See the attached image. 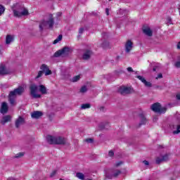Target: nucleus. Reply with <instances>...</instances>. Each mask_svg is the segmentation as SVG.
Segmentation results:
<instances>
[{
	"mask_svg": "<svg viewBox=\"0 0 180 180\" xmlns=\"http://www.w3.org/2000/svg\"><path fill=\"white\" fill-rule=\"evenodd\" d=\"M46 141L49 144H57L58 146H65L67 144V139L63 136H47Z\"/></svg>",
	"mask_w": 180,
	"mask_h": 180,
	"instance_id": "1",
	"label": "nucleus"
},
{
	"mask_svg": "<svg viewBox=\"0 0 180 180\" xmlns=\"http://www.w3.org/2000/svg\"><path fill=\"white\" fill-rule=\"evenodd\" d=\"M54 26V18H53V14L49 15L48 20H41L39 23V31L43 32L44 29H53Z\"/></svg>",
	"mask_w": 180,
	"mask_h": 180,
	"instance_id": "2",
	"label": "nucleus"
},
{
	"mask_svg": "<svg viewBox=\"0 0 180 180\" xmlns=\"http://www.w3.org/2000/svg\"><path fill=\"white\" fill-rule=\"evenodd\" d=\"M15 7L16 9H13L14 16L15 18H20L21 16H26L29 15V11L25 8V6L15 4Z\"/></svg>",
	"mask_w": 180,
	"mask_h": 180,
	"instance_id": "3",
	"label": "nucleus"
},
{
	"mask_svg": "<svg viewBox=\"0 0 180 180\" xmlns=\"http://www.w3.org/2000/svg\"><path fill=\"white\" fill-rule=\"evenodd\" d=\"M71 53V49L68 46H65L62 49L57 51L54 54L53 57L58 58L60 57H67Z\"/></svg>",
	"mask_w": 180,
	"mask_h": 180,
	"instance_id": "4",
	"label": "nucleus"
},
{
	"mask_svg": "<svg viewBox=\"0 0 180 180\" xmlns=\"http://www.w3.org/2000/svg\"><path fill=\"white\" fill-rule=\"evenodd\" d=\"M151 110L155 113L162 115L167 112V107H162L160 103H155L151 105Z\"/></svg>",
	"mask_w": 180,
	"mask_h": 180,
	"instance_id": "5",
	"label": "nucleus"
},
{
	"mask_svg": "<svg viewBox=\"0 0 180 180\" xmlns=\"http://www.w3.org/2000/svg\"><path fill=\"white\" fill-rule=\"evenodd\" d=\"M37 89H39V86H37V85H36L34 84H32L30 86V94L35 99L41 98V95L37 94Z\"/></svg>",
	"mask_w": 180,
	"mask_h": 180,
	"instance_id": "6",
	"label": "nucleus"
},
{
	"mask_svg": "<svg viewBox=\"0 0 180 180\" xmlns=\"http://www.w3.org/2000/svg\"><path fill=\"white\" fill-rule=\"evenodd\" d=\"M26 123V120H25V117L22 116H19L15 122V126L16 129H19L20 126H23Z\"/></svg>",
	"mask_w": 180,
	"mask_h": 180,
	"instance_id": "7",
	"label": "nucleus"
},
{
	"mask_svg": "<svg viewBox=\"0 0 180 180\" xmlns=\"http://www.w3.org/2000/svg\"><path fill=\"white\" fill-rule=\"evenodd\" d=\"M169 160V153H166L165 155L156 158V164H161V162H165Z\"/></svg>",
	"mask_w": 180,
	"mask_h": 180,
	"instance_id": "8",
	"label": "nucleus"
},
{
	"mask_svg": "<svg viewBox=\"0 0 180 180\" xmlns=\"http://www.w3.org/2000/svg\"><path fill=\"white\" fill-rule=\"evenodd\" d=\"M16 96H18V95L13 90L10 91L8 95V101L12 106L15 105V99H16Z\"/></svg>",
	"mask_w": 180,
	"mask_h": 180,
	"instance_id": "9",
	"label": "nucleus"
},
{
	"mask_svg": "<svg viewBox=\"0 0 180 180\" xmlns=\"http://www.w3.org/2000/svg\"><path fill=\"white\" fill-rule=\"evenodd\" d=\"M8 74H11V70L6 68L5 65H0V75H8Z\"/></svg>",
	"mask_w": 180,
	"mask_h": 180,
	"instance_id": "10",
	"label": "nucleus"
},
{
	"mask_svg": "<svg viewBox=\"0 0 180 180\" xmlns=\"http://www.w3.org/2000/svg\"><path fill=\"white\" fill-rule=\"evenodd\" d=\"M131 88L130 87H120L119 89L120 94L121 95H129V94H131Z\"/></svg>",
	"mask_w": 180,
	"mask_h": 180,
	"instance_id": "11",
	"label": "nucleus"
},
{
	"mask_svg": "<svg viewBox=\"0 0 180 180\" xmlns=\"http://www.w3.org/2000/svg\"><path fill=\"white\" fill-rule=\"evenodd\" d=\"M41 71H43V72H45V75L47 77V75H51L52 72L51 70L49 68V66L46 64H42L40 67Z\"/></svg>",
	"mask_w": 180,
	"mask_h": 180,
	"instance_id": "12",
	"label": "nucleus"
},
{
	"mask_svg": "<svg viewBox=\"0 0 180 180\" xmlns=\"http://www.w3.org/2000/svg\"><path fill=\"white\" fill-rule=\"evenodd\" d=\"M140 117V123L139 124V127H141V126H143L144 124H147V117H146V115H144L143 113L139 114Z\"/></svg>",
	"mask_w": 180,
	"mask_h": 180,
	"instance_id": "13",
	"label": "nucleus"
},
{
	"mask_svg": "<svg viewBox=\"0 0 180 180\" xmlns=\"http://www.w3.org/2000/svg\"><path fill=\"white\" fill-rule=\"evenodd\" d=\"M92 54H93L92 51L89 49H86L82 56L83 60H89Z\"/></svg>",
	"mask_w": 180,
	"mask_h": 180,
	"instance_id": "14",
	"label": "nucleus"
},
{
	"mask_svg": "<svg viewBox=\"0 0 180 180\" xmlns=\"http://www.w3.org/2000/svg\"><path fill=\"white\" fill-rule=\"evenodd\" d=\"M132 49H133V42H131V40H128L125 44L126 53H129V51H131Z\"/></svg>",
	"mask_w": 180,
	"mask_h": 180,
	"instance_id": "15",
	"label": "nucleus"
},
{
	"mask_svg": "<svg viewBox=\"0 0 180 180\" xmlns=\"http://www.w3.org/2000/svg\"><path fill=\"white\" fill-rule=\"evenodd\" d=\"M41 116H43V112L41 111H34L31 113L32 119H40Z\"/></svg>",
	"mask_w": 180,
	"mask_h": 180,
	"instance_id": "16",
	"label": "nucleus"
},
{
	"mask_svg": "<svg viewBox=\"0 0 180 180\" xmlns=\"http://www.w3.org/2000/svg\"><path fill=\"white\" fill-rule=\"evenodd\" d=\"M13 91L15 93V94L18 96H20L23 92H25V89L22 86H19L17 89H15Z\"/></svg>",
	"mask_w": 180,
	"mask_h": 180,
	"instance_id": "17",
	"label": "nucleus"
},
{
	"mask_svg": "<svg viewBox=\"0 0 180 180\" xmlns=\"http://www.w3.org/2000/svg\"><path fill=\"white\" fill-rule=\"evenodd\" d=\"M143 32L144 34H146V36H148L149 37H151L153 36V31L150 27H146L143 29Z\"/></svg>",
	"mask_w": 180,
	"mask_h": 180,
	"instance_id": "18",
	"label": "nucleus"
},
{
	"mask_svg": "<svg viewBox=\"0 0 180 180\" xmlns=\"http://www.w3.org/2000/svg\"><path fill=\"white\" fill-rule=\"evenodd\" d=\"M8 104L6 103H3L1 105V113L5 114L8 112Z\"/></svg>",
	"mask_w": 180,
	"mask_h": 180,
	"instance_id": "19",
	"label": "nucleus"
},
{
	"mask_svg": "<svg viewBox=\"0 0 180 180\" xmlns=\"http://www.w3.org/2000/svg\"><path fill=\"white\" fill-rule=\"evenodd\" d=\"M39 92H41L42 95H47V88L46 87V86L41 84L39 85Z\"/></svg>",
	"mask_w": 180,
	"mask_h": 180,
	"instance_id": "20",
	"label": "nucleus"
},
{
	"mask_svg": "<svg viewBox=\"0 0 180 180\" xmlns=\"http://www.w3.org/2000/svg\"><path fill=\"white\" fill-rule=\"evenodd\" d=\"M11 120H12V117L11 115H6L3 117L1 124H5V123H8V122H11Z\"/></svg>",
	"mask_w": 180,
	"mask_h": 180,
	"instance_id": "21",
	"label": "nucleus"
},
{
	"mask_svg": "<svg viewBox=\"0 0 180 180\" xmlns=\"http://www.w3.org/2000/svg\"><path fill=\"white\" fill-rule=\"evenodd\" d=\"M13 41V37L11 34H8L6 37V44H11Z\"/></svg>",
	"mask_w": 180,
	"mask_h": 180,
	"instance_id": "22",
	"label": "nucleus"
},
{
	"mask_svg": "<svg viewBox=\"0 0 180 180\" xmlns=\"http://www.w3.org/2000/svg\"><path fill=\"white\" fill-rule=\"evenodd\" d=\"M109 125V123L108 122H101L99 124L98 127L100 130H103V129H106L108 126Z\"/></svg>",
	"mask_w": 180,
	"mask_h": 180,
	"instance_id": "23",
	"label": "nucleus"
},
{
	"mask_svg": "<svg viewBox=\"0 0 180 180\" xmlns=\"http://www.w3.org/2000/svg\"><path fill=\"white\" fill-rule=\"evenodd\" d=\"M120 174H122V171L119 169H115L112 171V175L114 178H117L120 175Z\"/></svg>",
	"mask_w": 180,
	"mask_h": 180,
	"instance_id": "24",
	"label": "nucleus"
},
{
	"mask_svg": "<svg viewBox=\"0 0 180 180\" xmlns=\"http://www.w3.org/2000/svg\"><path fill=\"white\" fill-rule=\"evenodd\" d=\"M76 176L79 179L84 180L85 179V175L83 173L77 172L76 173Z\"/></svg>",
	"mask_w": 180,
	"mask_h": 180,
	"instance_id": "25",
	"label": "nucleus"
},
{
	"mask_svg": "<svg viewBox=\"0 0 180 180\" xmlns=\"http://www.w3.org/2000/svg\"><path fill=\"white\" fill-rule=\"evenodd\" d=\"M24 155H25V153L21 152L14 155L13 158H22V157H23Z\"/></svg>",
	"mask_w": 180,
	"mask_h": 180,
	"instance_id": "26",
	"label": "nucleus"
},
{
	"mask_svg": "<svg viewBox=\"0 0 180 180\" xmlns=\"http://www.w3.org/2000/svg\"><path fill=\"white\" fill-rule=\"evenodd\" d=\"M5 13V6L0 4V16H2Z\"/></svg>",
	"mask_w": 180,
	"mask_h": 180,
	"instance_id": "27",
	"label": "nucleus"
},
{
	"mask_svg": "<svg viewBox=\"0 0 180 180\" xmlns=\"http://www.w3.org/2000/svg\"><path fill=\"white\" fill-rule=\"evenodd\" d=\"M174 67H176V68H180V56L178 57L177 60L175 62Z\"/></svg>",
	"mask_w": 180,
	"mask_h": 180,
	"instance_id": "28",
	"label": "nucleus"
},
{
	"mask_svg": "<svg viewBox=\"0 0 180 180\" xmlns=\"http://www.w3.org/2000/svg\"><path fill=\"white\" fill-rule=\"evenodd\" d=\"M89 108H91V104L89 103H84L81 106V109H89Z\"/></svg>",
	"mask_w": 180,
	"mask_h": 180,
	"instance_id": "29",
	"label": "nucleus"
},
{
	"mask_svg": "<svg viewBox=\"0 0 180 180\" xmlns=\"http://www.w3.org/2000/svg\"><path fill=\"white\" fill-rule=\"evenodd\" d=\"M87 91H88V88H86V86H83L80 89L81 94H85V92H87Z\"/></svg>",
	"mask_w": 180,
	"mask_h": 180,
	"instance_id": "30",
	"label": "nucleus"
},
{
	"mask_svg": "<svg viewBox=\"0 0 180 180\" xmlns=\"http://www.w3.org/2000/svg\"><path fill=\"white\" fill-rule=\"evenodd\" d=\"M176 130L173 131V134H179L180 132V124H178L177 126H176Z\"/></svg>",
	"mask_w": 180,
	"mask_h": 180,
	"instance_id": "31",
	"label": "nucleus"
},
{
	"mask_svg": "<svg viewBox=\"0 0 180 180\" xmlns=\"http://www.w3.org/2000/svg\"><path fill=\"white\" fill-rule=\"evenodd\" d=\"M43 74H44V72L43 71H41V70H39L38 72V75L35 77V79H39V78H40L41 77H43Z\"/></svg>",
	"mask_w": 180,
	"mask_h": 180,
	"instance_id": "32",
	"label": "nucleus"
},
{
	"mask_svg": "<svg viewBox=\"0 0 180 180\" xmlns=\"http://www.w3.org/2000/svg\"><path fill=\"white\" fill-rule=\"evenodd\" d=\"M80 79H81V76L77 75L72 78V82H77V81H79Z\"/></svg>",
	"mask_w": 180,
	"mask_h": 180,
	"instance_id": "33",
	"label": "nucleus"
},
{
	"mask_svg": "<svg viewBox=\"0 0 180 180\" xmlns=\"http://www.w3.org/2000/svg\"><path fill=\"white\" fill-rule=\"evenodd\" d=\"M136 78H138V79H139V81L142 82L143 84H144L146 82V78H144V77H143V76L138 75V76H136Z\"/></svg>",
	"mask_w": 180,
	"mask_h": 180,
	"instance_id": "34",
	"label": "nucleus"
},
{
	"mask_svg": "<svg viewBox=\"0 0 180 180\" xmlns=\"http://www.w3.org/2000/svg\"><path fill=\"white\" fill-rule=\"evenodd\" d=\"M143 84H144L145 86H147L148 88H151V86H153V84H151V82H147L146 80L145 81V82Z\"/></svg>",
	"mask_w": 180,
	"mask_h": 180,
	"instance_id": "35",
	"label": "nucleus"
},
{
	"mask_svg": "<svg viewBox=\"0 0 180 180\" xmlns=\"http://www.w3.org/2000/svg\"><path fill=\"white\" fill-rule=\"evenodd\" d=\"M106 178H108V179H112V178H114L113 174H105V179H106Z\"/></svg>",
	"mask_w": 180,
	"mask_h": 180,
	"instance_id": "36",
	"label": "nucleus"
},
{
	"mask_svg": "<svg viewBox=\"0 0 180 180\" xmlns=\"http://www.w3.org/2000/svg\"><path fill=\"white\" fill-rule=\"evenodd\" d=\"M160 67H161V65L159 64V63H158L157 65H155V66L153 67V70L154 72H155V71H157V70H158V68H160Z\"/></svg>",
	"mask_w": 180,
	"mask_h": 180,
	"instance_id": "37",
	"label": "nucleus"
},
{
	"mask_svg": "<svg viewBox=\"0 0 180 180\" xmlns=\"http://www.w3.org/2000/svg\"><path fill=\"white\" fill-rule=\"evenodd\" d=\"M57 174V170H53L51 174H50V178H53V176H56V174Z\"/></svg>",
	"mask_w": 180,
	"mask_h": 180,
	"instance_id": "38",
	"label": "nucleus"
},
{
	"mask_svg": "<svg viewBox=\"0 0 180 180\" xmlns=\"http://www.w3.org/2000/svg\"><path fill=\"white\" fill-rule=\"evenodd\" d=\"M167 25H171V23H172V20L171 19L170 17H168L167 18Z\"/></svg>",
	"mask_w": 180,
	"mask_h": 180,
	"instance_id": "39",
	"label": "nucleus"
},
{
	"mask_svg": "<svg viewBox=\"0 0 180 180\" xmlns=\"http://www.w3.org/2000/svg\"><path fill=\"white\" fill-rule=\"evenodd\" d=\"M176 126H178V124H173L170 125V128L172 129V130H175V129H176Z\"/></svg>",
	"mask_w": 180,
	"mask_h": 180,
	"instance_id": "40",
	"label": "nucleus"
},
{
	"mask_svg": "<svg viewBox=\"0 0 180 180\" xmlns=\"http://www.w3.org/2000/svg\"><path fill=\"white\" fill-rule=\"evenodd\" d=\"M85 141L86 142V143H94V139H86V140H85Z\"/></svg>",
	"mask_w": 180,
	"mask_h": 180,
	"instance_id": "41",
	"label": "nucleus"
},
{
	"mask_svg": "<svg viewBox=\"0 0 180 180\" xmlns=\"http://www.w3.org/2000/svg\"><path fill=\"white\" fill-rule=\"evenodd\" d=\"M108 155L109 157H113V155H115V153L113 152V150H110L108 153Z\"/></svg>",
	"mask_w": 180,
	"mask_h": 180,
	"instance_id": "42",
	"label": "nucleus"
},
{
	"mask_svg": "<svg viewBox=\"0 0 180 180\" xmlns=\"http://www.w3.org/2000/svg\"><path fill=\"white\" fill-rule=\"evenodd\" d=\"M56 39L58 41H61V40H63V35H61V34L58 35V37L56 38Z\"/></svg>",
	"mask_w": 180,
	"mask_h": 180,
	"instance_id": "43",
	"label": "nucleus"
},
{
	"mask_svg": "<svg viewBox=\"0 0 180 180\" xmlns=\"http://www.w3.org/2000/svg\"><path fill=\"white\" fill-rule=\"evenodd\" d=\"M127 71L129 72H134L133 68H131V67L127 68Z\"/></svg>",
	"mask_w": 180,
	"mask_h": 180,
	"instance_id": "44",
	"label": "nucleus"
},
{
	"mask_svg": "<svg viewBox=\"0 0 180 180\" xmlns=\"http://www.w3.org/2000/svg\"><path fill=\"white\" fill-rule=\"evenodd\" d=\"M122 164H123V162H118L115 164L116 167H120V165H122Z\"/></svg>",
	"mask_w": 180,
	"mask_h": 180,
	"instance_id": "45",
	"label": "nucleus"
},
{
	"mask_svg": "<svg viewBox=\"0 0 180 180\" xmlns=\"http://www.w3.org/2000/svg\"><path fill=\"white\" fill-rule=\"evenodd\" d=\"M143 163L144 164V165H150V162H148V161L147 160H143Z\"/></svg>",
	"mask_w": 180,
	"mask_h": 180,
	"instance_id": "46",
	"label": "nucleus"
},
{
	"mask_svg": "<svg viewBox=\"0 0 180 180\" xmlns=\"http://www.w3.org/2000/svg\"><path fill=\"white\" fill-rule=\"evenodd\" d=\"M79 34H82V33H84V28H79Z\"/></svg>",
	"mask_w": 180,
	"mask_h": 180,
	"instance_id": "47",
	"label": "nucleus"
},
{
	"mask_svg": "<svg viewBox=\"0 0 180 180\" xmlns=\"http://www.w3.org/2000/svg\"><path fill=\"white\" fill-rule=\"evenodd\" d=\"M102 36H103V37H104V39H106V37H108V34L106 32H103L102 34Z\"/></svg>",
	"mask_w": 180,
	"mask_h": 180,
	"instance_id": "48",
	"label": "nucleus"
},
{
	"mask_svg": "<svg viewBox=\"0 0 180 180\" xmlns=\"http://www.w3.org/2000/svg\"><path fill=\"white\" fill-rule=\"evenodd\" d=\"M105 44L106 46H109V43H108V42H104V43H103V44H102V47H103V48L106 47V46H105Z\"/></svg>",
	"mask_w": 180,
	"mask_h": 180,
	"instance_id": "49",
	"label": "nucleus"
},
{
	"mask_svg": "<svg viewBox=\"0 0 180 180\" xmlns=\"http://www.w3.org/2000/svg\"><path fill=\"white\" fill-rule=\"evenodd\" d=\"M176 99H178V101H180V93H178V94L176 95Z\"/></svg>",
	"mask_w": 180,
	"mask_h": 180,
	"instance_id": "50",
	"label": "nucleus"
},
{
	"mask_svg": "<svg viewBox=\"0 0 180 180\" xmlns=\"http://www.w3.org/2000/svg\"><path fill=\"white\" fill-rule=\"evenodd\" d=\"M158 78H162V74L160 73L156 77V79H158Z\"/></svg>",
	"mask_w": 180,
	"mask_h": 180,
	"instance_id": "51",
	"label": "nucleus"
},
{
	"mask_svg": "<svg viewBox=\"0 0 180 180\" xmlns=\"http://www.w3.org/2000/svg\"><path fill=\"white\" fill-rule=\"evenodd\" d=\"M99 110L100 112H103V110H105V107H100Z\"/></svg>",
	"mask_w": 180,
	"mask_h": 180,
	"instance_id": "52",
	"label": "nucleus"
},
{
	"mask_svg": "<svg viewBox=\"0 0 180 180\" xmlns=\"http://www.w3.org/2000/svg\"><path fill=\"white\" fill-rule=\"evenodd\" d=\"M56 15H57L58 18H60V16H61V15H63V13L61 12H58L56 13Z\"/></svg>",
	"mask_w": 180,
	"mask_h": 180,
	"instance_id": "53",
	"label": "nucleus"
},
{
	"mask_svg": "<svg viewBox=\"0 0 180 180\" xmlns=\"http://www.w3.org/2000/svg\"><path fill=\"white\" fill-rule=\"evenodd\" d=\"M105 13L109 15V8H105Z\"/></svg>",
	"mask_w": 180,
	"mask_h": 180,
	"instance_id": "54",
	"label": "nucleus"
},
{
	"mask_svg": "<svg viewBox=\"0 0 180 180\" xmlns=\"http://www.w3.org/2000/svg\"><path fill=\"white\" fill-rule=\"evenodd\" d=\"M155 89H162V87H161V86H156Z\"/></svg>",
	"mask_w": 180,
	"mask_h": 180,
	"instance_id": "55",
	"label": "nucleus"
},
{
	"mask_svg": "<svg viewBox=\"0 0 180 180\" xmlns=\"http://www.w3.org/2000/svg\"><path fill=\"white\" fill-rule=\"evenodd\" d=\"M58 41H58L57 39H55V40L53 41V44H57V43H58Z\"/></svg>",
	"mask_w": 180,
	"mask_h": 180,
	"instance_id": "56",
	"label": "nucleus"
},
{
	"mask_svg": "<svg viewBox=\"0 0 180 180\" xmlns=\"http://www.w3.org/2000/svg\"><path fill=\"white\" fill-rule=\"evenodd\" d=\"M178 50H180V41L177 44V46H176Z\"/></svg>",
	"mask_w": 180,
	"mask_h": 180,
	"instance_id": "57",
	"label": "nucleus"
},
{
	"mask_svg": "<svg viewBox=\"0 0 180 180\" xmlns=\"http://www.w3.org/2000/svg\"><path fill=\"white\" fill-rule=\"evenodd\" d=\"M7 180H16V179L13 177H9Z\"/></svg>",
	"mask_w": 180,
	"mask_h": 180,
	"instance_id": "58",
	"label": "nucleus"
},
{
	"mask_svg": "<svg viewBox=\"0 0 180 180\" xmlns=\"http://www.w3.org/2000/svg\"><path fill=\"white\" fill-rule=\"evenodd\" d=\"M116 60H117V61H119V60H120V56H117Z\"/></svg>",
	"mask_w": 180,
	"mask_h": 180,
	"instance_id": "59",
	"label": "nucleus"
},
{
	"mask_svg": "<svg viewBox=\"0 0 180 180\" xmlns=\"http://www.w3.org/2000/svg\"><path fill=\"white\" fill-rule=\"evenodd\" d=\"M157 120H158V118H157V117L153 118V122H157Z\"/></svg>",
	"mask_w": 180,
	"mask_h": 180,
	"instance_id": "60",
	"label": "nucleus"
},
{
	"mask_svg": "<svg viewBox=\"0 0 180 180\" xmlns=\"http://www.w3.org/2000/svg\"><path fill=\"white\" fill-rule=\"evenodd\" d=\"M159 148H164V146H159Z\"/></svg>",
	"mask_w": 180,
	"mask_h": 180,
	"instance_id": "61",
	"label": "nucleus"
},
{
	"mask_svg": "<svg viewBox=\"0 0 180 180\" xmlns=\"http://www.w3.org/2000/svg\"><path fill=\"white\" fill-rule=\"evenodd\" d=\"M60 180H64V179H60Z\"/></svg>",
	"mask_w": 180,
	"mask_h": 180,
	"instance_id": "62",
	"label": "nucleus"
},
{
	"mask_svg": "<svg viewBox=\"0 0 180 180\" xmlns=\"http://www.w3.org/2000/svg\"><path fill=\"white\" fill-rule=\"evenodd\" d=\"M109 1H112V0H109Z\"/></svg>",
	"mask_w": 180,
	"mask_h": 180,
	"instance_id": "63",
	"label": "nucleus"
}]
</instances>
